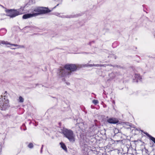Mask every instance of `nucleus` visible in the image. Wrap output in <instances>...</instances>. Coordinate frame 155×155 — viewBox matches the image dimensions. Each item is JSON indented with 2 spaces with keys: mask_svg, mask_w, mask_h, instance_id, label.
Returning <instances> with one entry per match:
<instances>
[{
  "mask_svg": "<svg viewBox=\"0 0 155 155\" xmlns=\"http://www.w3.org/2000/svg\"><path fill=\"white\" fill-rule=\"evenodd\" d=\"M51 12L48 8L43 7H38L35 8L33 10L32 13L34 17L39 15L46 14Z\"/></svg>",
  "mask_w": 155,
  "mask_h": 155,
  "instance_id": "1",
  "label": "nucleus"
},
{
  "mask_svg": "<svg viewBox=\"0 0 155 155\" xmlns=\"http://www.w3.org/2000/svg\"><path fill=\"white\" fill-rule=\"evenodd\" d=\"M62 133L70 142H74L75 141V136L71 130L64 128L62 130Z\"/></svg>",
  "mask_w": 155,
  "mask_h": 155,
  "instance_id": "2",
  "label": "nucleus"
},
{
  "mask_svg": "<svg viewBox=\"0 0 155 155\" xmlns=\"http://www.w3.org/2000/svg\"><path fill=\"white\" fill-rule=\"evenodd\" d=\"M9 107V101L6 99L5 96H1L0 97V107L1 110H5Z\"/></svg>",
  "mask_w": 155,
  "mask_h": 155,
  "instance_id": "3",
  "label": "nucleus"
},
{
  "mask_svg": "<svg viewBox=\"0 0 155 155\" xmlns=\"http://www.w3.org/2000/svg\"><path fill=\"white\" fill-rule=\"evenodd\" d=\"M58 74L61 77H69L71 74V72H68V70L63 68H61L59 69Z\"/></svg>",
  "mask_w": 155,
  "mask_h": 155,
  "instance_id": "4",
  "label": "nucleus"
},
{
  "mask_svg": "<svg viewBox=\"0 0 155 155\" xmlns=\"http://www.w3.org/2000/svg\"><path fill=\"white\" fill-rule=\"evenodd\" d=\"M78 66L75 64H66L64 68L67 70L70 71L68 72H71L75 71L76 70Z\"/></svg>",
  "mask_w": 155,
  "mask_h": 155,
  "instance_id": "5",
  "label": "nucleus"
},
{
  "mask_svg": "<svg viewBox=\"0 0 155 155\" xmlns=\"http://www.w3.org/2000/svg\"><path fill=\"white\" fill-rule=\"evenodd\" d=\"M5 11L7 13V15L11 18L15 17L18 15V12L17 10H6Z\"/></svg>",
  "mask_w": 155,
  "mask_h": 155,
  "instance_id": "6",
  "label": "nucleus"
},
{
  "mask_svg": "<svg viewBox=\"0 0 155 155\" xmlns=\"http://www.w3.org/2000/svg\"><path fill=\"white\" fill-rule=\"evenodd\" d=\"M107 121L109 123L115 124L118 122V120L116 118H109L107 120Z\"/></svg>",
  "mask_w": 155,
  "mask_h": 155,
  "instance_id": "7",
  "label": "nucleus"
},
{
  "mask_svg": "<svg viewBox=\"0 0 155 155\" xmlns=\"http://www.w3.org/2000/svg\"><path fill=\"white\" fill-rule=\"evenodd\" d=\"M34 17L32 13L27 14L24 15L22 16V18L24 19H26Z\"/></svg>",
  "mask_w": 155,
  "mask_h": 155,
  "instance_id": "8",
  "label": "nucleus"
},
{
  "mask_svg": "<svg viewBox=\"0 0 155 155\" xmlns=\"http://www.w3.org/2000/svg\"><path fill=\"white\" fill-rule=\"evenodd\" d=\"M17 10L18 12V15L22 14L23 13L24 7H21L20 8Z\"/></svg>",
  "mask_w": 155,
  "mask_h": 155,
  "instance_id": "9",
  "label": "nucleus"
},
{
  "mask_svg": "<svg viewBox=\"0 0 155 155\" xmlns=\"http://www.w3.org/2000/svg\"><path fill=\"white\" fill-rule=\"evenodd\" d=\"M145 134L147 137H149L150 138V139L155 143V138L151 136L147 133H145Z\"/></svg>",
  "mask_w": 155,
  "mask_h": 155,
  "instance_id": "10",
  "label": "nucleus"
},
{
  "mask_svg": "<svg viewBox=\"0 0 155 155\" xmlns=\"http://www.w3.org/2000/svg\"><path fill=\"white\" fill-rule=\"evenodd\" d=\"M103 65H101V64H100V65H99V64H96V65H95V64H87V65H85V66H90V67H92V66H96V67H101V66H103Z\"/></svg>",
  "mask_w": 155,
  "mask_h": 155,
  "instance_id": "11",
  "label": "nucleus"
},
{
  "mask_svg": "<svg viewBox=\"0 0 155 155\" xmlns=\"http://www.w3.org/2000/svg\"><path fill=\"white\" fill-rule=\"evenodd\" d=\"M135 79H137V82L138 81V80H140L141 79V77L140 76V75L139 74H136L135 75Z\"/></svg>",
  "mask_w": 155,
  "mask_h": 155,
  "instance_id": "12",
  "label": "nucleus"
},
{
  "mask_svg": "<svg viewBox=\"0 0 155 155\" xmlns=\"http://www.w3.org/2000/svg\"><path fill=\"white\" fill-rule=\"evenodd\" d=\"M60 144L61 145V147L63 149H64L65 150H67V148L65 145L64 143H60Z\"/></svg>",
  "mask_w": 155,
  "mask_h": 155,
  "instance_id": "13",
  "label": "nucleus"
},
{
  "mask_svg": "<svg viewBox=\"0 0 155 155\" xmlns=\"http://www.w3.org/2000/svg\"><path fill=\"white\" fill-rule=\"evenodd\" d=\"M10 45L11 46H14L17 47V48H24V46H23L19 45L17 44H11Z\"/></svg>",
  "mask_w": 155,
  "mask_h": 155,
  "instance_id": "14",
  "label": "nucleus"
},
{
  "mask_svg": "<svg viewBox=\"0 0 155 155\" xmlns=\"http://www.w3.org/2000/svg\"><path fill=\"white\" fill-rule=\"evenodd\" d=\"M1 43L3 45H10L11 44L9 42H8L7 41H1Z\"/></svg>",
  "mask_w": 155,
  "mask_h": 155,
  "instance_id": "15",
  "label": "nucleus"
},
{
  "mask_svg": "<svg viewBox=\"0 0 155 155\" xmlns=\"http://www.w3.org/2000/svg\"><path fill=\"white\" fill-rule=\"evenodd\" d=\"M59 16L60 17L64 18H70V17L69 16H66L65 15H61V14H59Z\"/></svg>",
  "mask_w": 155,
  "mask_h": 155,
  "instance_id": "16",
  "label": "nucleus"
},
{
  "mask_svg": "<svg viewBox=\"0 0 155 155\" xmlns=\"http://www.w3.org/2000/svg\"><path fill=\"white\" fill-rule=\"evenodd\" d=\"M19 102L21 103H22L24 101V99L21 97H19Z\"/></svg>",
  "mask_w": 155,
  "mask_h": 155,
  "instance_id": "17",
  "label": "nucleus"
},
{
  "mask_svg": "<svg viewBox=\"0 0 155 155\" xmlns=\"http://www.w3.org/2000/svg\"><path fill=\"white\" fill-rule=\"evenodd\" d=\"M92 102L95 104H96L98 103V101L97 100H93Z\"/></svg>",
  "mask_w": 155,
  "mask_h": 155,
  "instance_id": "18",
  "label": "nucleus"
},
{
  "mask_svg": "<svg viewBox=\"0 0 155 155\" xmlns=\"http://www.w3.org/2000/svg\"><path fill=\"white\" fill-rule=\"evenodd\" d=\"M28 147L30 148H32L33 147V145L32 143H30L28 145Z\"/></svg>",
  "mask_w": 155,
  "mask_h": 155,
  "instance_id": "19",
  "label": "nucleus"
},
{
  "mask_svg": "<svg viewBox=\"0 0 155 155\" xmlns=\"http://www.w3.org/2000/svg\"><path fill=\"white\" fill-rule=\"evenodd\" d=\"M58 1L59 2V3L58 4H57V5L56 6H55L54 7V8H55L57 6H58L59 4H61V3L62 0H58Z\"/></svg>",
  "mask_w": 155,
  "mask_h": 155,
  "instance_id": "20",
  "label": "nucleus"
},
{
  "mask_svg": "<svg viewBox=\"0 0 155 155\" xmlns=\"http://www.w3.org/2000/svg\"><path fill=\"white\" fill-rule=\"evenodd\" d=\"M43 145H42V146L41 148V151H42V148H43Z\"/></svg>",
  "mask_w": 155,
  "mask_h": 155,
  "instance_id": "21",
  "label": "nucleus"
},
{
  "mask_svg": "<svg viewBox=\"0 0 155 155\" xmlns=\"http://www.w3.org/2000/svg\"><path fill=\"white\" fill-rule=\"evenodd\" d=\"M11 49H15V48H11Z\"/></svg>",
  "mask_w": 155,
  "mask_h": 155,
  "instance_id": "22",
  "label": "nucleus"
},
{
  "mask_svg": "<svg viewBox=\"0 0 155 155\" xmlns=\"http://www.w3.org/2000/svg\"><path fill=\"white\" fill-rule=\"evenodd\" d=\"M81 124L83 125V124L82 123H81Z\"/></svg>",
  "mask_w": 155,
  "mask_h": 155,
  "instance_id": "23",
  "label": "nucleus"
}]
</instances>
